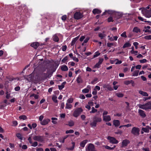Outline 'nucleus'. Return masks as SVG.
I'll return each mask as SVG.
<instances>
[{"label": "nucleus", "instance_id": "obj_35", "mask_svg": "<svg viewBox=\"0 0 151 151\" xmlns=\"http://www.w3.org/2000/svg\"><path fill=\"white\" fill-rule=\"evenodd\" d=\"M52 120V122L54 124H56L57 122L56 121L58 120V119L55 117H52L51 118Z\"/></svg>", "mask_w": 151, "mask_h": 151}, {"label": "nucleus", "instance_id": "obj_3", "mask_svg": "<svg viewBox=\"0 0 151 151\" xmlns=\"http://www.w3.org/2000/svg\"><path fill=\"white\" fill-rule=\"evenodd\" d=\"M83 111L81 108H78L76 109L73 114V115L75 117H78Z\"/></svg>", "mask_w": 151, "mask_h": 151}, {"label": "nucleus", "instance_id": "obj_10", "mask_svg": "<svg viewBox=\"0 0 151 151\" xmlns=\"http://www.w3.org/2000/svg\"><path fill=\"white\" fill-rule=\"evenodd\" d=\"M50 121V120L49 119H45L40 122V124L42 125H45L47 124Z\"/></svg>", "mask_w": 151, "mask_h": 151}, {"label": "nucleus", "instance_id": "obj_2", "mask_svg": "<svg viewBox=\"0 0 151 151\" xmlns=\"http://www.w3.org/2000/svg\"><path fill=\"white\" fill-rule=\"evenodd\" d=\"M138 106L140 109L145 110H151V101H149L144 104H139Z\"/></svg>", "mask_w": 151, "mask_h": 151}, {"label": "nucleus", "instance_id": "obj_56", "mask_svg": "<svg viewBox=\"0 0 151 151\" xmlns=\"http://www.w3.org/2000/svg\"><path fill=\"white\" fill-rule=\"evenodd\" d=\"M44 118V116L42 115H41L40 116L39 119L40 121L41 122L42 121Z\"/></svg>", "mask_w": 151, "mask_h": 151}, {"label": "nucleus", "instance_id": "obj_48", "mask_svg": "<svg viewBox=\"0 0 151 151\" xmlns=\"http://www.w3.org/2000/svg\"><path fill=\"white\" fill-rule=\"evenodd\" d=\"M31 146L33 147H35L37 145L38 143L37 142H32V144H31Z\"/></svg>", "mask_w": 151, "mask_h": 151}, {"label": "nucleus", "instance_id": "obj_50", "mask_svg": "<svg viewBox=\"0 0 151 151\" xmlns=\"http://www.w3.org/2000/svg\"><path fill=\"white\" fill-rule=\"evenodd\" d=\"M97 111V110L96 109H95L94 107H92V110L90 111L91 113H94L96 112Z\"/></svg>", "mask_w": 151, "mask_h": 151}, {"label": "nucleus", "instance_id": "obj_28", "mask_svg": "<svg viewBox=\"0 0 151 151\" xmlns=\"http://www.w3.org/2000/svg\"><path fill=\"white\" fill-rule=\"evenodd\" d=\"M66 82L64 81L63 82L61 85L58 86V88L59 90H61L65 86V85L66 84Z\"/></svg>", "mask_w": 151, "mask_h": 151}, {"label": "nucleus", "instance_id": "obj_41", "mask_svg": "<svg viewBox=\"0 0 151 151\" xmlns=\"http://www.w3.org/2000/svg\"><path fill=\"white\" fill-rule=\"evenodd\" d=\"M74 125V122L73 121L70 120L68 122V125L70 127H72Z\"/></svg>", "mask_w": 151, "mask_h": 151}, {"label": "nucleus", "instance_id": "obj_60", "mask_svg": "<svg viewBox=\"0 0 151 151\" xmlns=\"http://www.w3.org/2000/svg\"><path fill=\"white\" fill-rule=\"evenodd\" d=\"M147 60L145 59L139 60V62H140V63H146L147 62Z\"/></svg>", "mask_w": 151, "mask_h": 151}, {"label": "nucleus", "instance_id": "obj_18", "mask_svg": "<svg viewBox=\"0 0 151 151\" xmlns=\"http://www.w3.org/2000/svg\"><path fill=\"white\" fill-rule=\"evenodd\" d=\"M76 81L77 83H83V80L82 79V77L81 76H79L77 78Z\"/></svg>", "mask_w": 151, "mask_h": 151}, {"label": "nucleus", "instance_id": "obj_45", "mask_svg": "<svg viewBox=\"0 0 151 151\" xmlns=\"http://www.w3.org/2000/svg\"><path fill=\"white\" fill-rule=\"evenodd\" d=\"M142 130L145 132L148 133L149 132V130H148V128H142Z\"/></svg>", "mask_w": 151, "mask_h": 151}, {"label": "nucleus", "instance_id": "obj_8", "mask_svg": "<svg viewBox=\"0 0 151 151\" xmlns=\"http://www.w3.org/2000/svg\"><path fill=\"white\" fill-rule=\"evenodd\" d=\"M34 74L33 73L27 76L26 78L29 82L32 81L34 80Z\"/></svg>", "mask_w": 151, "mask_h": 151}, {"label": "nucleus", "instance_id": "obj_61", "mask_svg": "<svg viewBox=\"0 0 151 151\" xmlns=\"http://www.w3.org/2000/svg\"><path fill=\"white\" fill-rule=\"evenodd\" d=\"M20 87L19 86H18L15 88L14 90L16 91H18L20 90Z\"/></svg>", "mask_w": 151, "mask_h": 151}, {"label": "nucleus", "instance_id": "obj_20", "mask_svg": "<svg viewBox=\"0 0 151 151\" xmlns=\"http://www.w3.org/2000/svg\"><path fill=\"white\" fill-rule=\"evenodd\" d=\"M60 68L61 70L63 71H66L68 69V67L65 65H61Z\"/></svg>", "mask_w": 151, "mask_h": 151}, {"label": "nucleus", "instance_id": "obj_21", "mask_svg": "<svg viewBox=\"0 0 151 151\" xmlns=\"http://www.w3.org/2000/svg\"><path fill=\"white\" fill-rule=\"evenodd\" d=\"M150 27L149 26H145L144 29L143 30V31L145 32H150Z\"/></svg>", "mask_w": 151, "mask_h": 151}, {"label": "nucleus", "instance_id": "obj_37", "mask_svg": "<svg viewBox=\"0 0 151 151\" xmlns=\"http://www.w3.org/2000/svg\"><path fill=\"white\" fill-rule=\"evenodd\" d=\"M139 71V70H135L132 73V76H137L138 75Z\"/></svg>", "mask_w": 151, "mask_h": 151}, {"label": "nucleus", "instance_id": "obj_52", "mask_svg": "<svg viewBox=\"0 0 151 151\" xmlns=\"http://www.w3.org/2000/svg\"><path fill=\"white\" fill-rule=\"evenodd\" d=\"M107 21L108 22H113L114 20L113 18L112 17H110L108 18L107 19Z\"/></svg>", "mask_w": 151, "mask_h": 151}, {"label": "nucleus", "instance_id": "obj_6", "mask_svg": "<svg viewBox=\"0 0 151 151\" xmlns=\"http://www.w3.org/2000/svg\"><path fill=\"white\" fill-rule=\"evenodd\" d=\"M83 17V15L80 12H76L74 15V18L76 19H79Z\"/></svg>", "mask_w": 151, "mask_h": 151}, {"label": "nucleus", "instance_id": "obj_15", "mask_svg": "<svg viewBox=\"0 0 151 151\" xmlns=\"http://www.w3.org/2000/svg\"><path fill=\"white\" fill-rule=\"evenodd\" d=\"M39 45L40 44L39 43L37 42H33L31 44V46L34 47L35 49H36L39 46Z\"/></svg>", "mask_w": 151, "mask_h": 151}, {"label": "nucleus", "instance_id": "obj_1", "mask_svg": "<svg viewBox=\"0 0 151 151\" xmlns=\"http://www.w3.org/2000/svg\"><path fill=\"white\" fill-rule=\"evenodd\" d=\"M142 14L146 17H151V5L148 6L146 9H143L142 11Z\"/></svg>", "mask_w": 151, "mask_h": 151}, {"label": "nucleus", "instance_id": "obj_42", "mask_svg": "<svg viewBox=\"0 0 151 151\" xmlns=\"http://www.w3.org/2000/svg\"><path fill=\"white\" fill-rule=\"evenodd\" d=\"M116 95L118 97H122L124 96V94L121 93H117Z\"/></svg>", "mask_w": 151, "mask_h": 151}, {"label": "nucleus", "instance_id": "obj_34", "mask_svg": "<svg viewBox=\"0 0 151 151\" xmlns=\"http://www.w3.org/2000/svg\"><path fill=\"white\" fill-rule=\"evenodd\" d=\"M57 97L55 95H53L52 99L53 101L55 103H57L58 100L57 99Z\"/></svg>", "mask_w": 151, "mask_h": 151}, {"label": "nucleus", "instance_id": "obj_29", "mask_svg": "<svg viewBox=\"0 0 151 151\" xmlns=\"http://www.w3.org/2000/svg\"><path fill=\"white\" fill-rule=\"evenodd\" d=\"M133 32L136 33L140 32V29L137 27H135L133 29Z\"/></svg>", "mask_w": 151, "mask_h": 151}, {"label": "nucleus", "instance_id": "obj_19", "mask_svg": "<svg viewBox=\"0 0 151 151\" xmlns=\"http://www.w3.org/2000/svg\"><path fill=\"white\" fill-rule=\"evenodd\" d=\"M113 124L116 127L119 126L120 124V122L118 120H114L113 122Z\"/></svg>", "mask_w": 151, "mask_h": 151}, {"label": "nucleus", "instance_id": "obj_51", "mask_svg": "<svg viewBox=\"0 0 151 151\" xmlns=\"http://www.w3.org/2000/svg\"><path fill=\"white\" fill-rule=\"evenodd\" d=\"M6 98L7 99H9L10 97V93H9L7 91L6 92Z\"/></svg>", "mask_w": 151, "mask_h": 151}, {"label": "nucleus", "instance_id": "obj_22", "mask_svg": "<svg viewBox=\"0 0 151 151\" xmlns=\"http://www.w3.org/2000/svg\"><path fill=\"white\" fill-rule=\"evenodd\" d=\"M108 37H109V40L111 41H113L114 40L116 41L118 38V37L117 36L110 37V36L109 35Z\"/></svg>", "mask_w": 151, "mask_h": 151}, {"label": "nucleus", "instance_id": "obj_32", "mask_svg": "<svg viewBox=\"0 0 151 151\" xmlns=\"http://www.w3.org/2000/svg\"><path fill=\"white\" fill-rule=\"evenodd\" d=\"M99 37L101 38V39L103 38L106 36L104 32L99 33Z\"/></svg>", "mask_w": 151, "mask_h": 151}, {"label": "nucleus", "instance_id": "obj_17", "mask_svg": "<svg viewBox=\"0 0 151 151\" xmlns=\"http://www.w3.org/2000/svg\"><path fill=\"white\" fill-rule=\"evenodd\" d=\"M101 12V10L97 9H95L92 11L93 13L94 14H100Z\"/></svg>", "mask_w": 151, "mask_h": 151}, {"label": "nucleus", "instance_id": "obj_11", "mask_svg": "<svg viewBox=\"0 0 151 151\" xmlns=\"http://www.w3.org/2000/svg\"><path fill=\"white\" fill-rule=\"evenodd\" d=\"M129 143V141L127 139H125L123 140L122 142V147H124L126 146Z\"/></svg>", "mask_w": 151, "mask_h": 151}, {"label": "nucleus", "instance_id": "obj_33", "mask_svg": "<svg viewBox=\"0 0 151 151\" xmlns=\"http://www.w3.org/2000/svg\"><path fill=\"white\" fill-rule=\"evenodd\" d=\"M97 123L93 120V121L91 122L90 125L92 127H96V126Z\"/></svg>", "mask_w": 151, "mask_h": 151}, {"label": "nucleus", "instance_id": "obj_7", "mask_svg": "<svg viewBox=\"0 0 151 151\" xmlns=\"http://www.w3.org/2000/svg\"><path fill=\"white\" fill-rule=\"evenodd\" d=\"M107 139L109 140L110 142L112 144H116L118 142V141L113 137L109 136Z\"/></svg>", "mask_w": 151, "mask_h": 151}, {"label": "nucleus", "instance_id": "obj_46", "mask_svg": "<svg viewBox=\"0 0 151 151\" xmlns=\"http://www.w3.org/2000/svg\"><path fill=\"white\" fill-rule=\"evenodd\" d=\"M133 45L134 46L135 48L136 49H138V46L139 45V43L137 42H134L133 43Z\"/></svg>", "mask_w": 151, "mask_h": 151}, {"label": "nucleus", "instance_id": "obj_9", "mask_svg": "<svg viewBox=\"0 0 151 151\" xmlns=\"http://www.w3.org/2000/svg\"><path fill=\"white\" fill-rule=\"evenodd\" d=\"M91 90V86H88L86 88L83 89L82 91V92L83 93H88Z\"/></svg>", "mask_w": 151, "mask_h": 151}, {"label": "nucleus", "instance_id": "obj_25", "mask_svg": "<svg viewBox=\"0 0 151 151\" xmlns=\"http://www.w3.org/2000/svg\"><path fill=\"white\" fill-rule=\"evenodd\" d=\"M131 44L129 42L125 43L123 46V48H124L126 47H128L131 46Z\"/></svg>", "mask_w": 151, "mask_h": 151}, {"label": "nucleus", "instance_id": "obj_26", "mask_svg": "<svg viewBox=\"0 0 151 151\" xmlns=\"http://www.w3.org/2000/svg\"><path fill=\"white\" fill-rule=\"evenodd\" d=\"M139 93L143 96H148V94L147 92L142 91H139Z\"/></svg>", "mask_w": 151, "mask_h": 151}, {"label": "nucleus", "instance_id": "obj_30", "mask_svg": "<svg viewBox=\"0 0 151 151\" xmlns=\"http://www.w3.org/2000/svg\"><path fill=\"white\" fill-rule=\"evenodd\" d=\"M104 147L106 149L109 150H112L114 149V148L116 147V146L114 145L112 147H110L109 146L107 145L104 146Z\"/></svg>", "mask_w": 151, "mask_h": 151}, {"label": "nucleus", "instance_id": "obj_57", "mask_svg": "<svg viewBox=\"0 0 151 151\" xmlns=\"http://www.w3.org/2000/svg\"><path fill=\"white\" fill-rule=\"evenodd\" d=\"M100 64L98 63H97L94 66V68H99L100 67Z\"/></svg>", "mask_w": 151, "mask_h": 151}, {"label": "nucleus", "instance_id": "obj_12", "mask_svg": "<svg viewBox=\"0 0 151 151\" xmlns=\"http://www.w3.org/2000/svg\"><path fill=\"white\" fill-rule=\"evenodd\" d=\"M138 113L143 118L146 116V114L144 111L141 109L138 110Z\"/></svg>", "mask_w": 151, "mask_h": 151}, {"label": "nucleus", "instance_id": "obj_58", "mask_svg": "<svg viewBox=\"0 0 151 151\" xmlns=\"http://www.w3.org/2000/svg\"><path fill=\"white\" fill-rule=\"evenodd\" d=\"M104 60V59L103 58H99V61L98 62V63L101 65L103 61Z\"/></svg>", "mask_w": 151, "mask_h": 151}, {"label": "nucleus", "instance_id": "obj_23", "mask_svg": "<svg viewBox=\"0 0 151 151\" xmlns=\"http://www.w3.org/2000/svg\"><path fill=\"white\" fill-rule=\"evenodd\" d=\"M93 120L97 123V122H101V121L102 119L100 117L95 116L93 118Z\"/></svg>", "mask_w": 151, "mask_h": 151}, {"label": "nucleus", "instance_id": "obj_31", "mask_svg": "<svg viewBox=\"0 0 151 151\" xmlns=\"http://www.w3.org/2000/svg\"><path fill=\"white\" fill-rule=\"evenodd\" d=\"M71 144L72 145V146L71 147L68 148H67L68 150H72L74 149L75 147V143L74 142H71Z\"/></svg>", "mask_w": 151, "mask_h": 151}, {"label": "nucleus", "instance_id": "obj_14", "mask_svg": "<svg viewBox=\"0 0 151 151\" xmlns=\"http://www.w3.org/2000/svg\"><path fill=\"white\" fill-rule=\"evenodd\" d=\"M88 140L86 139L83 140L80 143V147H82L83 148H84L85 146V145L88 142Z\"/></svg>", "mask_w": 151, "mask_h": 151}, {"label": "nucleus", "instance_id": "obj_55", "mask_svg": "<svg viewBox=\"0 0 151 151\" xmlns=\"http://www.w3.org/2000/svg\"><path fill=\"white\" fill-rule=\"evenodd\" d=\"M72 59L73 60L76 62H78L79 61L78 59L75 56H73V57H72Z\"/></svg>", "mask_w": 151, "mask_h": 151}, {"label": "nucleus", "instance_id": "obj_64", "mask_svg": "<svg viewBox=\"0 0 151 151\" xmlns=\"http://www.w3.org/2000/svg\"><path fill=\"white\" fill-rule=\"evenodd\" d=\"M36 151H44V150L42 148L39 147L36 149Z\"/></svg>", "mask_w": 151, "mask_h": 151}, {"label": "nucleus", "instance_id": "obj_53", "mask_svg": "<svg viewBox=\"0 0 151 151\" xmlns=\"http://www.w3.org/2000/svg\"><path fill=\"white\" fill-rule=\"evenodd\" d=\"M68 59V58L67 56L65 57L62 60V62L63 63H65Z\"/></svg>", "mask_w": 151, "mask_h": 151}, {"label": "nucleus", "instance_id": "obj_59", "mask_svg": "<svg viewBox=\"0 0 151 151\" xmlns=\"http://www.w3.org/2000/svg\"><path fill=\"white\" fill-rule=\"evenodd\" d=\"M67 18V16L66 15L63 16L61 18L64 21H65Z\"/></svg>", "mask_w": 151, "mask_h": 151}, {"label": "nucleus", "instance_id": "obj_38", "mask_svg": "<svg viewBox=\"0 0 151 151\" xmlns=\"http://www.w3.org/2000/svg\"><path fill=\"white\" fill-rule=\"evenodd\" d=\"M19 118L20 119L24 120L27 119V117L25 115H22L20 116Z\"/></svg>", "mask_w": 151, "mask_h": 151}, {"label": "nucleus", "instance_id": "obj_36", "mask_svg": "<svg viewBox=\"0 0 151 151\" xmlns=\"http://www.w3.org/2000/svg\"><path fill=\"white\" fill-rule=\"evenodd\" d=\"M72 107V105L68 103H67L66 104L65 108L66 109H70Z\"/></svg>", "mask_w": 151, "mask_h": 151}, {"label": "nucleus", "instance_id": "obj_4", "mask_svg": "<svg viewBox=\"0 0 151 151\" xmlns=\"http://www.w3.org/2000/svg\"><path fill=\"white\" fill-rule=\"evenodd\" d=\"M33 139L35 141H37L40 142H42L44 140L43 136L35 135L33 137Z\"/></svg>", "mask_w": 151, "mask_h": 151}, {"label": "nucleus", "instance_id": "obj_54", "mask_svg": "<svg viewBox=\"0 0 151 151\" xmlns=\"http://www.w3.org/2000/svg\"><path fill=\"white\" fill-rule=\"evenodd\" d=\"M121 36L122 37L126 38L127 37V36L126 35V32H124L122 33L121 34Z\"/></svg>", "mask_w": 151, "mask_h": 151}, {"label": "nucleus", "instance_id": "obj_47", "mask_svg": "<svg viewBox=\"0 0 151 151\" xmlns=\"http://www.w3.org/2000/svg\"><path fill=\"white\" fill-rule=\"evenodd\" d=\"M115 61H116L115 64H120L122 63V61L121 60H119L118 59H116L115 60Z\"/></svg>", "mask_w": 151, "mask_h": 151}, {"label": "nucleus", "instance_id": "obj_39", "mask_svg": "<svg viewBox=\"0 0 151 151\" xmlns=\"http://www.w3.org/2000/svg\"><path fill=\"white\" fill-rule=\"evenodd\" d=\"M100 53H99V51H97L96 52H95L94 55H93V58H94L98 57L100 55Z\"/></svg>", "mask_w": 151, "mask_h": 151}, {"label": "nucleus", "instance_id": "obj_63", "mask_svg": "<svg viewBox=\"0 0 151 151\" xmlns=\"http://www.w3.org/2000/svg\"><path fill=\"white\" fill-rule=\"evenodd\" d=\"M85 39V37L83 36H82L80 38V41L81 42H82Z\"/></svg>", "mask_w": 151, "mask_h": 151}, {"label": "nucleus", "instance_id": "obj_16", "mask_svg": "<svg viewBox=\"0 0 151 151\" xmlns=\"http://www.w3.org/2000/svg\"><path fill=\"white\" fill-rule=\"evenodd\" d=\"M104 88H106L109 91H113V90L112 88L109 84H105L103 86Z\"/></svg>", "mask_w": 151, "mask_h": 151}, {"label": "nucleus", "instance_id": "obj_49", "mask_svg": "<svg viewBox=\"0 0 151 151\" xmlns=\"http://www.w3.org/2000/svg\"><path fill=\"white\" fill-rule=\"evenodd\" d=\"M74 132V131L73 129H70L69 130H67L65 132V133L67 134L70 133H73Z\"/></svg>", "mask_w": 151, "mask_h": 151}, {"label": "nucleus", "instance_id": "obj_24", "mask_svg": "<svg viewBox=\"0 0 151 151\" xmlns=\"http://www.w3.org/2000/svg\"><path fill=\"white\" fill-rule=\"evenodd\" d=\"M79 38V36H78L75 38L73 39L71 42V45L73 46L74 45L76 41Z\"/></svg>", "mask_w": 151, "mask_h": 151}, {"label": "nucleus", "instance_id": "obj_13", "mask_svg": "<svg viewBox=\"0 0 151 151\" xmlns=\"http://www.w3.org/2000/svg\"><path fill=\"white\" fill-rule=\"evenodd\" d=\"M103 117V120L106 122H109L111 119V116L109 115H106L105 116H104Z\"/></svg>", "mask_w": 151, "mask_h": 151}, {"label": "nucleus", "instance_id": "obj_43", "mask_svg": "<svg viewBox=\"0 0 151 151\" xmlns=\"http://www.w3.org/2000/svg\"><path fill=\"white\" fill-rule=\"evenodd\" d=\"M144 38L146 40H151V35L145 36Z\"/></svg>", "mask_w": 151, "mask_h": 151}, {"label": "nucleus", "instance_id": "obj_5", "mask_svg": "<svg viewBox=\"0 0 151 151\" xmlns=\"http://www.w3.org/2000/svg\"><path fill=\"white\" fill-rule=\"evenodd\" d=\"M140 130L138 127H133L131 130V133L135 136H138L139 134Z\"/></svg>", "mask_w": 151, "mask_h": 151}, {"label": "nucleus", "instance_id": "obj_27", "mask_svg": "<svg viewBox=\"0 0 151 151\" xmlns=\"http://www.w3.org/2000/svg\"><path fill=\"white\" fill-rule=\"evenodd\" d=\"M53 40L56 42H58L59 41V39L57 36V34H55L53 36Z\"/></svg>", "mask_w": 151, "mask_h": 151}, {"label": "nucleus", "instance_id": "obj_44", "mask_svg": "<svg viewBox=\"0 0 151 151\" xmlns=\"http://www.w3.org/2000/svg\"><path fill=\"white\" fill-rule=\"evenodd\" d=\"M73 98H70L67 100V103L69 104L73 102Z\"/></svg>", "mask_w": 151, "mask_h": 151}, {"label": "nucleus", "instance_id": "obj_40", "mask_svg": "<svg viewBox=\"0 0 151 151\" xmlns=\"http://www.w3.org/2000/svg\"><path fill=\"white\" fill-rule=\"evenodd\" d=\"M16 135L19 139L21 140H22L23 137L21 134L18 133L16 134Z\"/></svg>", "mask_w": 151, "mask_h": 151}, {"label": "nucleus", "instance_id": "obj_62", "mask_svg": "<svg viewBox=\"0 0 151 151\" xmlns=\"http://www.w3.org/2000/svg\"><path fill=\"white\" fill-rule=\"evenodd\" d=\"M28 140L30 144L32 143V142L31 137H29L28 139Z\"/></svg>", "mask_w": 151, "mask_h": 151}]
</instances>
